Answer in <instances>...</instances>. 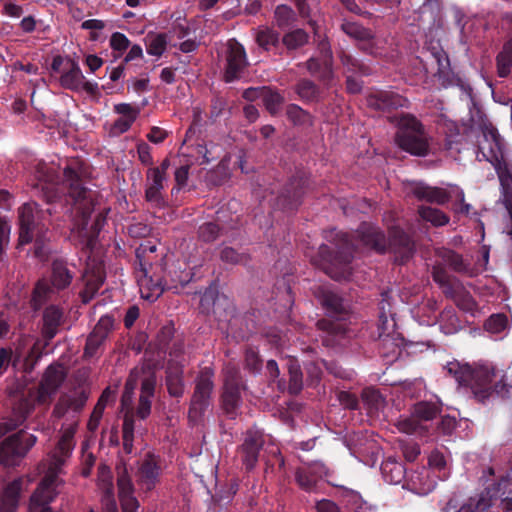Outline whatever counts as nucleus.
<instances>
[{"label": "nucleus", "instance_id": "nucleus-1", "mask_svg": "<svg viewBox=\"0 0 512 512\" xmlns=\"http://www.w3.org/2000/svg\"><path fill=\"white\" fill-rule=\"evenodd\" d=\"M55 172L54 165L39 163L35 175L37 183L34 185L41 188L48 201H52L60 193L68 194L73 201L74 213L77 217L71 232L80 241H84L90 238L87 229L92 212V201L90 192L82 184V168L77 163L75 166H67L61 182L56 181Z\"/></svg>", "mask_w": 512, "mask_h": 512}, {"label": "nucleus", "instance_id": "nucleus-2", "mask_svg": "<svg viewBox=\"0 0 512 512\" xmlns=\"http://www.w3.org/2000/svg\"><path fill=\"white\" fill-rule=\"evenodd\" d=\"M447 371L460 385L469 386L480 402H485L494 394L502 398L512 396V386L505 383L503 376L495 382L498 371L489 362H479L474 366L458 361L449 362Z\"/></svg>", "mask_w": 512, "mask_h": 512}, {"label": "nucleus", "instance_id": "nucleus-3", "mask_svg": "<svg viewBox=\"0 0 512 512\" xmlns=\"http://www.w3.org/2000/svg\"><path fill=\"white\" fill-rule=\"evenodd\" d=\"M395 140L401 149L412 155L425 156L430 149L429 136L422 124L411 115L400 119Z\"/></svg>", "mask_w": 512, "mask_h": 512}, {"label": "nucleus", "instance_id": "nucleus-4", "mask_svg": "<svg viewBox=\"0 0 512 512\" xmlns=\"http://www.w3.org/2000/svg\"><path fill=\"white\" fill-rule=\"evenodd\" d=\"M353 247L354 244L351 242L350 237L346 234H342L341 243L338 247V255L334 257L333 260L331 259L329 249L326 245L319 247L320 258L314 257L310 252H306V254L311 258L313 263L322 266L332 278L337 280L350 279L351 272L347 264L351 261V249Z\"/></svg>", "mask_w": 512, "mask_h": 512}, {"label": "nucleus", "instance_id": "nucleus-5", "mask_svg": "<svg viewBox=\"0 0 512 512\" xmlns=\"http://www.w3.org/2000/svg\"><path fill=\"white\" fill-rule=\"evenodd\" d=\"M37 205L35 203H25L19 209V244L24 245L35 240V256L44 259L47 254L44 241L46 232L38 224L34 223Z\"/></svg>", "mask_w": 512, "mask_h": 512}, {"label": "nucleus", "instance_id": "nucleus-6", "mask_svg": "<svg viewBox=\"0 0 512 512\" xmlns=\"http://www.w3.org/2000/svg\"><path fill=\"white\" fill-rule=\"evenodd\" d=\"M438 412L436 404L421 402L415 405L410 416L399 419L396 426L400 432L422 435L431 428V421Z\"/></svg>", "mask_w": 512, "mask_h": 512}, {"label": "nucleus", "instance_id": "nucleus-7", "mask_svg": "<svg viewBox=\"0 0 512 512\" xmlns=\"http://www.w3.org/2000/svg\"><path fill=\"white\" fill-rule=\"evenodd\" d=\"M36 443L32 434L19 432L0 443V464L6 467L16 466Z\"/></svg>", "mask_w": 512, "mask_h": 512}, {"label": "nucleus", "instance_id": "nucleus-8", "mask_svg": "<svg viewBox=\"0 0 512 512\" xmlns=\"http://www.w3.org/2000/svg\"><path fill=\"white\" fill-rule=\"evenodd\" d=\"M411 192L420 200L436 204H444L452 197L459 199L461 207L459 212L468 213L470 205L464 203V192L462 189L455 185H449V190L439 187L428 186L424 183H413L411 185Z\"/></svg>", "mask_w": 512, "mask_h": 512}, {"label": "nucleus", "instance_id": "nucleus-9", "mask_svg": "<svg viewBox=\"0 0 512 512\" xmlns=\"http://www.w3.org/2000/svg\"><path fill=\"white\" fill-rule=\"evenodd\" d=\"M72 276L67 268L61 262H55L52 270L53 288L49 287L46 280H40L33 292L32 301L35 308L40 307L46 299H50L54 294V288L63 289L71 282Z\"/></svg>", "mask_w": 512, "mask_h": 512}, {"label": "nucleus", "instance_id": "nucleus-10", "mask_svg": "<svg viewBox=\"0 0 512 512\" xmlns=\"http://www.w3.org/2000/svg\"><path fill=\"white\" fill-rule=\"evenodd\" d=\"M136 386L137 380L132 372L126 381L125 390L121 399L122 409L126 411L123 423V448L127 453H131L133 448L134 424L132 419V400Z\"/></svg>", "mask_w": 512, "mask_h": 512}, {"label": "nucleus", "instance_id": "nucleus-11", "mask_svg": "<svg viewBox=\"0 0 512 512\" xmlns=\"http://www.w3.org/2000/svg\"><path fill=\"white\" fill-rule=\"evenodd\" d=\"M65 378L62 365H50L41 380L36 392V401L41 405H48Z\"/></svg>", "mask_w": 512, "mask_h": 512}, {"label": "nucleus", "instance_id": "nucleus-12", "mask_svg": "<svg viewBox=\"0 0 512 512\" xmlns=\"http://www.w3.org/2000/svg\"><path fill=\"white\" fill-rule=\"evenodd\" d=\"M247 65L246 53L243 46L235 40H229L226 45L225 80L231 82L239 79Z\"/></svg>", "mask_w": 512, "mask_h": 512}, {"label": "nucleus", "instance_id": "nucleus-13", "mask_svg": "<svg viewBox=\"0 0 512 512\" xmlns=\"http://www.w3.org/2000/svg\"><path fill=\"white\" fill-rule=\"evenodd\" d=\"M212 376V370L205 368L198 377L189 412L190 417H197L208 405V399L213 388Z\"/></svg>", "mask_w": 512, "mask_h": 512}, {"label": "nucleus", "instance_id": "nucleus-14", "mask_svg": "<svg viewBox=\"0 0 512 512\" xmlns=\"http://www.w3.org/2000/svg\"><path fill=\"white\" fill-rule=\"evenodd\" d=\"M170 166L168 159H165L159 167H154L147 172L146 199L149 202L160 205L162 202V190L165 187L166 172Z\"/></svg>", "mask_w": 512, "mask_h": 512}, {"label": "nucleus", "instance_id": "nucleus-15", "mask_svg": "<svg viewBox=\"0 0 512 512\" xmlns=\"http://www.w3.org/2000/svg\"><path fill=\"white\" fill-rule=\"evenodd\" d=\"M328 475V468L322 462L315 461L299 467L295 472V481L301 489L310 492L319 479H328Z\"/></svg>", "mask_w": 512, "mask_h": 512}, {"label": "nucleus", "instance_id": "nucleus-16", "mask_svg": "<svg viewBox=\"0 0 512 512\" xmlns=\"http://www.w3.org/2000/svg\"><path fill=\"white\" fill-rule=\"evenodd\" d=\"M436 475L427 467H421L411 471L406 479V487L417 495H427L436 486Z\"/></svg>", "mask_w": 512, "mask_h": 512}, {"label": "nucleus", "instance_id": "nucleus-17", "mask_svg": "<svg viewBox=\"0 0 512 512\" xmlns=\"http://www.w3.org/2000/svg\"><path fill=\"white\" fill-rule=\"evenodd\" d=\"M224 374L223 405L228 413H232L240 404L239 373L235 367L227 366Z\"/></svg>", "mask_w": 512, "mask_h": 512}, {"label": "nucleus", "instance_id": "nucleus-18", "mask_svg": "<svg viewBox=\"0 0 512 512\" xmlns=\"http://www.w3.org/2000/svg\"><path fill=\"white\" fill-rule=\"evenodd\" d=\"M60 84L62 87L73 91H91L93 89V85L85 80L79 65L71 60L65 64V69L60 77Z\"/></svg>", "mask_w": 512, "mask_h": 512}, {"label": "nucleus", "instance_id": "nucleus-19", "mask_svg": "<svg viewBox=\"0 0 512 512\" xmlns=\"http://www.w3.org/2000/svg\"><path fill=\"white\" fill-rule=\"evenodd\" d=\"M149 270V267L143 266L137 270L136 277L141 297L153 302L163 293L164 287L159 278L155 280L149 275Z\"/></svg>", "mask_w": 512, "mask_h": 512}, {"label": "nucleus", "instance_id": "nucleus-20", "mask_svg": "<svg viewBox=\"0 0 512 512\" xmlns=\"http://www.w3.org/2000/svg\"><path fill=\"white\" fill-rule=\"evenodd\" d=\"M117 485L122 511L138 512L139 502L134 496V486L125 469L119 472Z\"/></svg>", "mask_w": 512, "mask_h": 512}, {"label": "nucleus", "instance_id": "nucleus-21", "mask_svg": "<svg viewBox=\"0 0 512 512\" xmlns=\"http://www.w3.org/2000/svg\"><path fill=\"white\" fill-rule=\"evenodd\" d=\"M113 327V319L109 316H103L99 319L93 331L87 338L85 346V356L93 357L96 355L97 350L102 345L108 333Z\"/></svg>", "mask_w": 512, "mask_h": 512}, {"label": "nucleus", "instance_id": "nucleus-22", "mask_svg": "<svg viewBox=\"0 0 512 512\" xmlns=\"http://www.w3.org/2000/svg\"><path fill=\"white\" fill-rule=\"evenodd\" d=\"M159 475L160 467L158 460L155 456L149 455L139 467L137 482L143 490L150 491L155 487Z\"/></svg>", "mask_w": 512, "mask_h": 512}, {"label": "nucleus", "instance_id": "nucleus-23", "mask_svg": "<svg viewBox=\"0 0 512 512\" xmlns=\"http://www.w3.org/2000/svg\"><path fill=\"white\" fill-rule=\"evenodd\" d=\"M85 289L82 292L84 302H88L99 290L104 281L103 267L100 262L88 263L83 274Z\"/></svg>", "mask_w": 512, "mask_h": 512}, {"label": "nucleus", "instance_id": "nucleus-24", "mask_svg": "<svg viewBox=\"0 0 512 512\" xmlns=\"http://www.w3.org/2000/svg\"><path fill=\"white\" fill-rule=\"evenodd\" d=\"M119 118L114 122L111 132L119 135L128 131L139 115V109L131 104L120 103L114 106Z\"/></svg>", "mask_w": 512, "mask_h": 512}, {"label": "nucleus", "instance_id": "nucleus-25", "mask_svg": "<svg viewBox=\"0 0 512 512\" xmlns=\"http://www.w3.org/2000/svg\"><path fill=\"white\" fill-rule=\"evenodd\" d=\"M357 249H375L378 252L385 250L384 235L372 226L365 225L357 235Z\"/></svg>", "mask_w": 512, "mask_h": 512}, {"label": "nucleus", "instance_id": "nucleus-26", "mask_svg": "<svg viewBox=\"0 0 512 512\" xmlns=\"http://www.w3.org/2000/svg\"><path fill=\"white\" fill-rule=\"evenodd\" d=\"M319 49L322 53L321 60L319 61L315 58L310 59L308 61V69L312 74H316L322 80L328 81L332 77L331 52L328 43L321 41L319 43Z\"/></svg>", "mask_w": 512, "mask_h": 512}, {"label": "nucleus", "instance_id": "nucleus-27", "mask_svg": "<svg viewBox=\"0 0 512 512\" xmlns=\"http://www.w3.org/2000/svg\"><path fill=\"white\" fill-rule=\"evenodd\" d=\"M86 400L87 396L83 392L72 396L64 395L59 399L54 414L57 417H63L70 413H77L84 407Z\"/></svg>", "mask_w": 512, "mask_h": 512}, {"label": "nucleus", "instance_id": "nucleus-28", "mask_svg": "<svg viewBox=\"0 0 512 512\" xmlns=\"http://www.w3.org/2000/svg\"><path fill=\"white\" fill-rule=\"evenodd\" d=\"M22 483L23 480L19 478L5 485L1 496L0 512H13L16 509Z\"/></svg>", "mask_w": 512, "mask_h": 512}, {"label": "nucleus", "instance_id": "nucleus-29", "mask_svg": "<svg viewBox=\"0 0 512 512\" xmlns=\"http://www.w3.org/2000/svg\"><path fill=\"white\" fill-rule=\"evenodd\" d=\"M99 489L103 492L102 503L104 506L103 512H117L116 502L113 494V484L109 471L103 469L101 471L98 483Z\"/></svg>", "mask_w": 512, "mask_h": 512}, {"label": "nucleus", "instance_id": "nucleus-30", "mask_svg": "<svg viewBox=\"0 0 512 512\" xmlns=\"http://www.w3.org/2000/svg\"><path fill=\"white\" fill-rule=\"evenodd\" d=\"M155 388V380L148 377L142 381L141 394L137 407V415L141 419H145L151 411V398L153 397Z\"/></svg>", "mask_w": 512, "mask_h": 512}, {"label": "nucleus", "instance_id": "nucleus-31", "mask_svg": "<svg viewBox=\"0 0 512 512\" xmlns=\"http://www.w3.org/2000/svg\"><path fill=\"white\" fill-rule=\"evenodd\" d=\"M407 100L394 93L379 92L368 99V104L376 109H390L405 106Z\"/></svg>", "mask_w": 512, "mask_h": 512}, {"label": "nucleus", "instance_id": "nucleus-32", "mask_svg": "<svg viewBox=\"0 0 512 512\" xmlns=\"http://www.w3.org/2000/svg\"><path fill=\"white\" fill-rule=\"evenodd\" d=\"M62 318L63 311L59 307L51 305L45 309L43 315V330L47 338L51 339L56 335L58 327L62 322Z\"/></svg>", "mask_w": 512, "mask_h": 512}, {"label": "nucleus", "instance_id": "nucleus-33", "mask_svg": "<svg viewBox=\"0 0 512 512\" xmlns=\"http://www.w3.org/2000/svg\"><path fill=\"white\" fill-rule=\"evenodd\" d=\"M260 446L261 439L257 433H250L247 435L242 445V452L244 453L243 461L248 469L254 467L258 458Z\"/></svg>", "mask_w": 512, "mask_h": 512}, {"label": "nucleus", "instance_id": "nucleus-34", "mask_svg": "<svg viewBox=\"0 0 512 512\" xmlns=\"http://www.w3.org/2000/svg\"><path fill=\"white\" fill-rule=\"evenodd\" d=\"M362 402L367 412L371 415H377L385 406V400L382 395L372 388H366L363 390Z\"/></svg>", "mask_w": 512, "mask_h": 512}, {"label": "nucleus", "instance_id": "nucleus-35", "mask_svg": "<svg viewBox=\"0 0 512 512\" xmlns=\"http://www.w3.org/2000/svg\"><path fill=\"white\" fill-rule=\"evenodd\" d=\"M381 469L385 481L390 484H398L405 477L404 466L395 460H386Z\"/></svg>", "mask_w": 512, "mask_h": 512}, {"label": "nucleus", "instance_id": "nucleus-36", "mask_svg": "<svg viewBox=\"0 0 512 512\" xmlns=\"http://www.w3.org/2000/svg\"><path fill=\"white\" fill-rule=\"evenodd\" d=\"M486 508L480 500L469 499L467 502L459 503L457 498H451L441 512H480Z\"/></svg>", "mask_w": 512, "mask_h": 512}, {"label": "nucleus", "instance_id": "nucleus-37", "mask_svg": "<svg viewBox=\"0 0 512 512\" xmlns=\"http://www.w3.org/2000/svg\"><path fill=\"white\" fill-rule=\"evenodd\" d=\"M389 245L391 249L401 254L402 259L407 258L413 249L410 238L399 229L393 231Z\"/></svg>", "mask_w": 512, "mask_h": 512}, {"label": "nucleus", "instance_id": "nucleus-38", "mask_svg": "<svg viewBox=\"0 0 512 512\" xmlns=\"http://www.w3.org/2000/svg\"><path fill=\"white\" fill-rule=\"evenodd\" d=\"M509 328V320L504 314H493L485 323V330L494 335L502 338Z\"/></svg>", "mask_w": 512, "mask_h": 512}, {"label": "nucleus", "instance_id": "nucleus-39", "mask_svg": "<svg viewBox=\"0 0 512 512\" xmlns=\"http://www.w3.org/2000/svg\"><path fill=\"white\" fill-rule=\"evenodd\" d=\"M167 36L165 34L149 33L145 38L146 50L149 55L160 57L167 48Z\"/></svg>", "mask_w": 512, "mask_h": 512}, {"label": "nucleus", "instance_id": "nucleus-40", "mask_svg": "<svg viewBox=\"0 0 512 512\" xmlns=\"http://www.w3.org/2000/svg\"><path fill=\"white\" fill-rule=\"evenodd\" d=\"M512 68V39L503 47L497 57V70L500 77H506Z\"/></svg>", "mask_w": 512, "mask_h": 512}, {"label": "nucleus", "instance_id": "nucleus-41", "mask_svg": "<svg viewBox=\"0 0 512 512\" xmlns=\"http://www.w3.org/2000/svg\"><path fill=\"white\" fill-rule=\"evenodd\" d=\"M420 217L430 222L434 226H442L449 222V217L437 208L421 206L419 208Z\"/></svg>", "mask_w": 512, "mask_h": 512}, {"label": "nucleus", "instance_id": "nucleus-42", "mask_svg": "<svg viewBox=\"0 0 512 512\" xmlns=\"http://www.w3.org/2000/svg\"><path fill=\"white\" fill-rule=\"evenodd\" d=\"M256 41L260 47L270 50L279 41V34L268 27H260L256 32Z\"/></svg>", "mask_w": 512, "mask_h": 512}, {"label": "nucleus", "instance_id": "nucleus-43", "mask_svg": "<svg viewBox=\"0 0 512 512\" xmlns=\"http://www.w3.org/2000/svg\"><path fill=\"white\" fill-rule=\"evenodd\" d=\"M456 305L463 311L474 314L478 305L472 295L466 291H458L454 296Z\"/></svg>", "mask_w": 512, "mask_h": 512}, {"label": "nucleus", "instance_id": "nucleus-44", "mask_svg": "<svg viewBox=\"0 0 512 512\" xmlns=\"http://www.w3.org/2000/svg\"><path fill=\"white\" fill-rule=\"evenodd\" d=\"M308 41L307 33L302 29L294 30L283 37V43L288 49H296Z\"/></svg>", "mask_w": 512, "mask_h": 512}, {"label": "nucleus", "instance_id": "nucleus-45", "mask_svg": "<svg viewBox=\"0 0 512 512\" xmlns=\"http://www.w3.org/2000/svg\"><path fill=\"white\" fill-rule=\"evenodd\" d=\"M289 374V389L292 393H298L302 386V374L299 365L294 360L289 361Z\"/></svg>", "mask_w": 512, "mask_h": 512}, {"label": "nucleus", "instance_id": "nucleus-46", "mask_svg": "<svg viewBox=\"0 0 512 512\" xmlns=\"http://www.w3.org/2000/svg\"><path fill=\"white\" fill-rule=\"evenodd\" d=\"M294 19L293 10L286 5H279L275 9V20L279 27L288 26Z\"/></svg>", "mask_w": 512, "mask_h": 512}, {"label": "nucleus", "instance_id": "nucleus-47", "mask_svg": "<svg viewBox=\"0 0 512 512\" xmlns=\"http://www.w3.org/2000/svg\"><path fill=\"white\" fill-rule=\"evenodd\" d=\"M321 301L331 313H338L342 309L341 298L331 291L323 293Z\"/></svg>", "mask_w": 512, "mask_h": 512}, {"label": "nucleus", "instance_id": "nucleus-48", "mask_svg": "<svg viewBox=\"0 0 512 512\" xmlns=\"http://www.w3.org/2000/svg\"><path fill=\"white\" fill-rule=\"evenodd\" d=\"M342 28L347 35L356 39L363 40L371 36L370 31L356 23L347 22L342 25Z\"/></svg>", "mask_w": 512, "mask_h": 512}, {"label": "nucleus", "instance_id": "nucleus-49", "mask_svg": "<svg viewBox=\"0 0 512 512\" xmlns=\"http://www.w3.org/2000/svg\"><path fill=\"white\" fill-rule=\"evenodd\" d=\"M156 249V245L151 241H146L139 246L136 251V255L140 263V268L143 266L151 268V265L148 263V254L154 253Z\"/></svg>", "mask_w": 512, "mask_h": 512}, {"label": "nucleus", "instance_id": "nucleus-50", "mask_svg": "<svg viewBox=\"0 0 512 512\" xmlns=\"http://www.w3.org/2000/svg\"><path fill=\"white\" fill-rule=\"evenodd\" d=\"M441 322V329L445 334L455 333L459 328L456 316L449 311L442 314Z\"/></svg>", "mask_w": 512, "mask_h": 512}, {"label": "nucleus", "instance_id": "nucleus-51", "mask_svg": "<svg viewBox=\"0 0 512 512\" xmlns=\"http://www.w3.org/2000/svg\"><path fill=\"white\" fill-rule=\"evenodd\" d=\"M444 262L458 272L466 271V265L462 257L452 251H446L443 255Z\"/></svg>", "mask_w": 512, "mask_h": 512}, {"label": "nucleus", "instance_id": "nucleus-52", "mask_svg": "<svg viewBox=\"0 0 512 512\" xmlns=\"http://www.w3.org/2000/svg\"><path fill=\"white\" fill-rule=\"evenodd\" d=\"M110 46L114 51L122 53L130 47V41L123 33L115 32L110 37Z\"/></svg>", "mask_w": 512, "mask_h": 512}, {"label": "nucleus", "instance_id": "nucleus-53", "mask_svg": "<svg viewBox=\"0 0 512 512\" xmlns=\"http://www.w3.org/2000/svg\"><path fill=\"white\" fill-rule=\"evenodd\" d=\"M264 102L267 109L272 113H276L282 103V97L276 92H266L263 94Z\"/></svg>", "mask_w": 512, "mask_h": 512}, {"label": "nucleus", "instance_id": "nucleus-54", "mask_svg": "<svg viewBox=\"0 0 512 512\" xmlns=\"http://www.w3.org/2000/svg\"><path fill=\"white\" fill-rule=\"evenodd\" d=\"M167 386L169 393L172 396H179L183 392V386L181 383V379L177 374L169 373L167 376Z\"/></svg>", "mask_w": 512, "mask_h": 512}, {"label": "nucleus", "instance_id": "nucleus-55", "mask_svg": "<svg viewBox=\"0 0 512 512\" xmlns=\"http://www.w3.org/2000/svg\"><path fill=\"white\" fill-rule=\"evenodd\" d=\"M218 232H219V228L216 224L206 223L200 227L199 236L204 241H212L217 237Z\"/></svg>", "mask_w": 512, "mask_h": 512}, {"label": "nucleus", "instance_id": "nucleus-56", "mask_svg": "<svg viewBox=\"0 0 512 512\" xmlns=\"http://www.w3.org/2000/svg\"><path fill=\"white\" fill-rule=\"evenodd\" d=\"M297 92L304 99H312L316 95V87L310 81H302L297 86Z\"/></svg>", "mask_w": 512, "mask_h": 512}, {"label": "nucleus", "instance_id": "nucleus-57", "mask_svg": "<svg viewBox=\"0 0 512 512\" xmlns=\"http://www.w3.org/2000/svg\"><path fill=\"white\" fill-rule=\"evenodd\" d=\"M287 114L295 124H304L309 120L307 113L298 106H291Z\"/></svg>", "mask_w": 512, "mask_h": 512}, {"label": "nucleus", "instance_id": "nucleus-58", "mask_svg": "<svg viewBox=\"0 0 512 512\" xmlns=\"http://www.w3.org/2000/svg\"><path fill=\"white\" fill-rule=\"evenodd\" d=\"M429 467L432 471L435 472V470H441L445 467L446 465V461H445V458L443 456V454H441L440 452H432L429 456Z\"/></svg>", "mask_w": 512, "mask_h": 512}, {"label": "nucleus", "instance_id": "nucleus-59", "mask_svg": "<svg viewBox=\"0 0 512 512\" xmlns=\"http://www.w3.org/2000/svg\"><path fill=\"white\" fill-rule=\"evenodd\" d=\"M340 403L349 409H356L358 407L357 398L349 392H340L338 395Z\"/></svg>", "mask_w": 512, "mask_h": 512}, {"label": "nucleus", "instance_id": "nucleus-60", "mask_svg": "<svg viewBox=\"0 0 512 512\" xmlns=\"http://www.w3.org/2000/svg\"><path fill=\"white\" fill-rule=\"evenodd\" d=\"M455 427H456V419L454 417L443 416L441 418L438 428L442 431V433L450 434L454 430Z\"/></svg>", "mask_w": 512, "mask_h": 512}, {"label": "nucleus", "instance_id": "nucleus-61", "mask_svg": "<svg viewBox=\"0 0 512 512\" xmlns=\"http://www.w3.org/2000/svg\"><path fill=\"white\" fill-rule=\"evenodd\" d=\"M317 512H339V507L331 500L323 499L316 503Z\"/></svg>", "mask_w": 512, "mask_h": 512}, {"label": "nucleus", "instance_id": "nucleus-62", "mask_svg": "<svg viewBox=\"0 0 512 512\" xmlns=\"http://www.w3.org/2000/svg\"><path fill=\"white\" fill-rule=\"evenodd\" d=\"M3 12L9 17L19 18L23 14V9L20 5L8 2L4 5Z\"/></svg>", "mask_w": 512, "mask_h": 512}, {"label": "nucleus", "instance_id": "nucleus-63", "mask_svg": "<svg viewBox=\"0 0 512 512\" xmlns=\"http://www.w3.org/2000/svg\"><path fill=\"white\" fill-rule=\"evenodd\" d=\"M167 136V133L165 130L159 128V127H153L150 132L147 135V138L149 141L153 143H161Z\"/></svg>", "mask_w": 512, "mask_h": 512}, {"label": "nucleus", "instance_id": "nucleus-64", "mask_svg": "<svg viewBox=\"0 0 512 512\" xmlns=\"http://www.w3.org/2000/svg\"><path fill=\"white\" fill-rule=\"evenodd\" d=\"M141 58H143L142 47L138 44H134V45L130 46L129 51L124 58V62L128 63L133 60L141 59Z\"/></svg>", "mask_w": 512, "mask_h": 512}]
</instances>
